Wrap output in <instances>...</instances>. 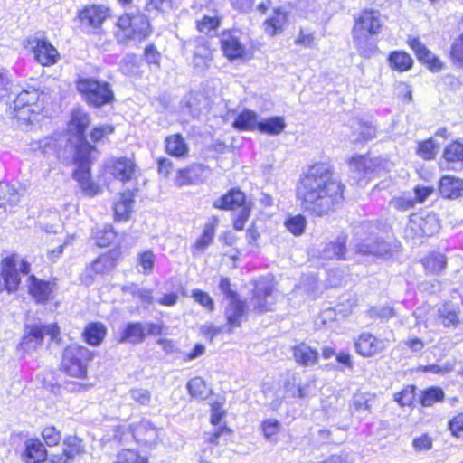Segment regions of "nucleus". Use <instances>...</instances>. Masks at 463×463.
I'll return each instance as SVG.
<instances>
[{
	"mask_svg": "<svg viewBox=\"0 0 463 463\" xmlns=\"http://www.w3.org/2000/svg\"><path fill=\"white\" fill-rule=\"evenodd\" d=\"M381 28V14L378 10L365 9L355 19L353 37L361 55L370 57L375 52L376 45L372 35L378 34Z\"/></svg>",
	"mask_w": 463,
	"mask_h": 463,
	"instance_id": "3",
	"label": "nucleus"
},
{
	"mask_svg": "<svg viewBox=\"0 0 463 463\" xmlns=\"http://www.w3.org/2000/svg\"><path fill=\"white\" fill-rule=\"evenodd\" d=\"M91 359L92 353L87 347L71 345L63 351L61 370L72 377L83 378L87 374L88 364Z\"/></svg>",
	"mask_w": 463,
	"mask_h": 463,
	"instance_id": "7",
	"label": "nucleus"
},
{
	"mask_svg": "<svg viewBox=\"0 0 463 463\" xmlns=\"http://www.w3.org/2000/svg\"><path fill=\"white\" fill-rule=\"evenodd\" d=\"M26 43L36 61L43 66L54 65L60 60L58 50L45 38L31 37L26 40Z\"/></svg>",
	"mask_w": 463,
	"mask_h": 463,
	"instance_id": "9",
	"label": "nucleus"
},
{
	"mask_svg": "<svg viewBox=\"0 0 463 463\" xmlns=\"http://www.w3.org/2000/svg\"><path fill=\"white\" fill-rule=\"evenodd\" d=\"M47 451L43 444L38 439H28L25 441V450L23 453V460L25 463H40L47 461Z\"/></svg>",
	"mask_w": 463,
	"mask_h": 463,
	"instance_id": "24",
	"label": "nucleus"
},
{
	"mask_svg": "<svg viewBox=\"0 0 463 463\" xmlns=\"http://www.w3.org/2000/svg\"><path fill=\"white\" fill-rule=\"evenodd\" d=\"M138 263L142 267V273L148 275L153 271L155 255L152 250H146L138 254Z\"/></svg>",
	"mask_w": 463,
	"mask_h": 463,
	"instance_id": "53",
	"label": "nucleus"
},
{
	"mask_svg": "<svg viewBox=\"0 0 463 463\" xmlns=\"http://www.w3.org/2000/svg\"><path fill=\"white\" fill-rule=\"evenodd\" d=\"M349 166L354 171L365 172L372 166V160L365 156H354L349 160Z\"/></svg>",
	"mask_w": 463,
	"mask_h": 463,
	"instance_id": "55",
	"label": "nucleus"
},
{
	"mask_svg": "<svg viewBox=\"0 0 463 463\" xmlns=\"http://www.w3.org/2000/svg\"><path fill=\"white\" fill-rule=\"evenodd\" d=\"M130 398L139 405H148L151 400L150 392L143 388H133L129 391Z\"/></svg>",
	"mask_w": 463,
	"mask_h": 463,
	"instance_id": "56",
	"label": "nucleus"
},
{
	"mask_svg": "<svg viewBox=\"0 0 463 463\" xmlns=\"http://www.w3.org/2000/svg\"><path fill=\"white\" fill-rule=\"evenodd\" d=\"M114 266V260L107 255H101L86 268L84 272L80 275V280L85 285H90L94 280L95 275L107 272L112 269Z\"/></svg>",
	"mask_w": 463,
	"mask_h": 463,
	"instance_id": "20",
	"label": "nucleus"
},
{
	"mask_svg": "<svg viewBox=\"0 0 463 463\" xmlns=\"http://www.w3.org/2000/svg\"><path fill=\"white\" fill-rule=\"evenodd\" d=\"M186 47L193 52V65L201 71L207 68L213 59V51L209 41L196 37L186 42Z\"/></svg>",
	"mask_w": 463,
	"mask_h": 463,
	"instance_id": "10",
	"label": "nucleus"
},
{
	"mask_svg": "<svg viewBox=\"0 0 463 463\" xmlns=\"http://www.w3.org/2000/svg\"><path fill=\"white\" fill-rule=\"evenodd\" d=\"M368 315L372 318L389 319L395 316V312L389 306L373 307L368 310Z\"/></svg>",
	"mask_w": 463,
	"mask_h": 463,
	"instance_id": "57",
	"label": "nucleus"
},
{
	"mask_svg": "<svg viewBox=\"0 0 463 463\" xmlns=\"http://www.w3.org/2000/svg\"><path fill=\"white\" fill-rule=\"evenodd\" d=\"M287 22V14L280 8L274 10V14L266 20L265 31L269 35H275L281 32L283 25Z\"/></svg>",
	"mask_w": 463,
	"mask_h": 463,
	"instance_id": "38",
	"label": "nucleus"
},
{
	"mask_svg": "<svg viewBox=\"0 0 463 463\" xmlns=\"http://www.w3.org/2000/svg\"><path fill=\"white\" fill-rule=\"evenodd\" d=\"M374 230L375 227L373 225L364 224L356 232L354 240L356 252L379 257L391 256L393 251L392 245L379 238Z\"/></svg>",
	"mask_w": 463,
	"mask_h": 463,
	"instance_id": "5",
	"label": "nucleus"
},
{
	"mask_svg": "<svg viewBox=\"0 0 463 463\" xmlns=\"http://www.w3.org/2000/svg\"><path fill=\"white\" fill-rule=\"evenodd\" d=\"M109 173L117 179L127 182L135 175L136 165L130 158L111 159L108 165Z\"/></svg>",
	"mask_w": 463,
	"mask_h": 463,
	"instance_id": "19",
	"label": "nucleus"
},
{
	"mask_svg": "<svg viewBox=\"0 0 463 463\" xmlns=\"http://www.w3.org/2000/svg\"><path fill=\"white\" fill-rule=\"evenodd\" d=\"M295 362L301 366H313L319 360V353L317 348L311 347L305 342H300L292 347Z\"/></svg>",
	"mask_w": 463,
	"mask_h": 463,
	"instance_id": "21",
	"label": "nucleus"
},
{
	"mask_svg": "<svg viewBox=\"0 0 463 463\" xmlns=\"http://www.w3.org/2000/svg\"><path fill=\"white\" fill-rule=\"evenodd\" d=\"M419 236H431L439 230V223L435 214H427L425 217L412 214L407 226Z\"/></svg>",
	"mask_w": 463,
	"mask_h": 463,
	"instance_id": "14",
	"label": "nucleus"
},
{
	"mask_svg": "<svg viewBox=\"0 0 463 463\" xmlns=\"http://www.w3.org/2000/svg\"><path fill=\"white\" fill-rule=\"evenodd\" d=\"M423 265L429 272L439 273L445 269L447 260L443 254L433 252L424 259Z\"/></svg>",
	"mask_w": 463,
	"mask_h": 463,
	"instance_id": "41",
	"label": "nucleus"
},
{
	"mask_svg": "<svg viewBox=\"0 0 463 463\" xmlns=\"http://www.w3.org/2000/svg\"><path fill=\"white\" fill-rule=\"evenodd\" d=\"M245 202V194L239 189H232L226 194L213 202L217 209L232 210L241 206Z\"/></svg>",
	"mask_w": 463,
	"mask_h": 463,
	"instance_id": "26",
	"label": "nucleus"
},
{
	"mask_svg": "<svg viewBox=\"0 0 463 463\" xmlns=\"http://www.w3.org/2000/svg\"><path fill=\"white\" fill-rule=\"evenodd\" d=\"M192 297L207 311L212 312L214 309L213 300L208 293L201 289H194L192 292Z\"/></svg>",
	"mask_w": 463,
	"mask_h": 463,
	"instance_id": "52",
	"label": "nucleus"
},
{
	"mask_svg": "<svg viewBox=\"0 0 463 463\" xmlns=\"http://www.w3.org/2000/svg\"><path fill=\"white\" fill-rule=\"evenodd\" d=\"M121 71L129 76L139 73L138 59L135 54H127L120 61Z\"/></svg>",
	"mask_w": 463,
	"mask_h": 463,
	"instance_id": "46",
	"label": "nucleus"
},
{
	"mask_svg": "<svg viewBox=\"0 0 463 463\" xmlns=\"http://www.w3.org/2000/svg\"><path fill=\"white\" fill-rule=\"evenodd\" d=\"M30 271V264L17 254L6 257L1 261L0 272V292L7 290L9 293L17 290L21 279L20 273L28 274Z\"/></svg>",
	"mask_w": 463,
	"mask_h": 463,
	"instance_id": "6",
	"label": "nucleus"
},
{
	"mask_svg": "<svg viewBox=\"0 0 463 463\" xmlns=\"http://www.w3.org/2000/svg\"><path fill=\"white\" fill-rule=\"evenodd\" d=\"M439 192L446 198H458L463 194V180L449 175L443 176L439 181Z\"/></svg>",
	"mask_w": 463,
	"mask_h": 463,
	"instance_id": "27",
	"label": "nucleus"
},
{
	"mask_svg": "<svg viewBox=\"0 0 463 463\" xmlns=\"http://www.w3.org/2000/svg\"><path fill=\"white\" fill-rule=\"evenodd\" d=\"M409 46L414 51L418 60L425 64L431 71H439L443 68L441 61L432 53L419 38L409 37Z\"/></svg>",
	"mask_w": 463,
	"mask_h": 463,
	"instance_id": "15",
	"label": "nucleus"
},
{
	"mask_svg": "<svg viewBox=\"0 0 463 463\" xmlns=\"http://www.w3.org/2000/svg\"><path fill=\"white\" fill-rule=\"evenodd\" d=\"M116 236V232L110 225H105L100 229L97 228L94 232V238L99 247L109 246L115 241Z\"/></svg>",
	"mask_w": 463,
	"mask_h": 463,
	"instance_id": "43",
	"label": "nucleus"
},
{
	"mask_svg": "<svg viewBox=\"0 0 463 463\" xmlns=\"http://www.w3.org/2000/svg\"><path fill=\"white\" fill-rule=\"evenodd\" d=\"M134 203V194L131 191L122 193L114 204L115 215L119 220H126L131 212Z\"/></svg>",
	"mask_w": 463,
	"mask_h": 463,
	"instance_id": "32",
	"label": "nucleus"
},
{
	"mask_svg": "<svg viewBox=\"0 0 463 463\" xmlns=\"http://www.w3.org/2000/svg\"><path fill=\"white\" fill-rule=\"evenodd\" d=\"M78 91L83 99L94 108L112 104L115 100L111 85L92 77L80 78L76 82Z\"/></svg>",
	"mask_w": 463,
	"mask_h": 463,
	"instance_id": "4",
	"label": "nucleus"
},
{
	"mask_svg": "<svg viewBox=\"0 0 463 463\" xmlns=\"http://www.w3.org/2000/svg\"><path fill=\"white\" fill-rule=\"evenodd\" d=\"M297 198L307 213L323 216L335 211L344 199V184L326 163L311 165L297 185Z\"/></svg>",
	"mask_w": 463,
	"mask_h": 463,
	"instance_id": "1",
	"label": "nucleus"
},
{
	"mask_svg": "<svg viewBox=\"0 0 463 463\" xmlns=\"http://www.w3.org/2000/svg\"><path fill=\"white\" fill-rule=\"evenodd\" d=\"M439 318L445 326H456L460 322L458 310L449 303H446L439 307Z\"/></svg>",
	"mask_w": 463,
	"mask_h": 463,
	"instance_id": "40",
	"label": "nucleus"
},
{
	"mask_svg": "<svg viewBox=\"0 0 463 463\" xmlns=\"http://www.w3.org/2000/svg\"><path fill=\"white\" fill-rule=\"evenodd\" d=\"M415 398V387L407 385L402 391L394 394V400L401 406H410Z\"/></svg>",
	"mask_w": 463,
	"mask_h": 463,
	"instance_id": "50",
	"label": "nucleus"
},
{
	"mask_svg": "<svg viewBox=\"0 0 463 463\" xmlns=\"http://www.w3.org/2000/svg\"><path fill=\"white\" fill-rule=\"evenodd\" d=\"M3 186L6 193L3 192L2 194V197H5V199L1 200V208H3L6 203L12 206L16 205L20 200V196L17 191L14 188L8 187L6 184Z\"/></svg>",
	"mask_w": 463,
	"mask_h": 463,
	"instance_id": "61",
	"label": "nucleus"
},
{
	"mask_svg": "<svg viewBox=\"0 0 463 463\" xmlns=\"http://www.w3.org/2000/svg\"><path fill=\"white\" fill-rule=\"evenodd\" d=\"M273 285L268 279H260L255 285L251 305L260 312L271 310L274 304L272 297Z\"/></svg>",
	"mask_w": 463,
	"mask_h": 463,
	"instance_id": "11",
	"label": "nucleus"
},
{
	"mask_svg": "<svg viewBox=\"0 0 463 463\" xmlns=\"http://www.w3.org/2000/svg\"><path fill=\"white\" fill-rule=\"evenodd\" d=\"M109 16V9L101 5H89L79 14V19L82 27L90 29L99 28Z\"/></svg>",
	"mask_w": 463,
	"mask_h": 463,
	"instance_id": "16",
	"label": "nucleus"
},
{
	"mask_svg": "<svg viewBox=\"0 0 463 463\" xmlns=\"http://www.w3.org/2000/svg\"><path fill=\"white\" fill-rule=\"evenodd\" d=\"M443 397L444 392L441 389L432 387L421 393L420 402L422 406L429 407L432 406L435 402L441 401Z\"/></svg>",
	"mask_w": 463,
	"mask_h": 463,
	"instance_id": "47",
	"label": "nucleus"
},
{
	"mask_svg": "<svg viewBox=\"0 0 463 463\" xmlns=\"http://www.w3.org/2000/svg\"><path fill=\"white\" fill-rule=\"evenodd\" d=\"M217 223L218 219L213 217L212 222L204 225L202 235L191 247V250L194 256L203 253L205 249L213 243L215 236V227Z\"/></svg>",
	"mask_w": 463,
	"mask_h": 463,
	"instance_id": "25",
	"label": "nucleus"
},
{
	"mask_svg": "<svg viewBox=\"0 0 463 463\" xmlns=\"http://www.w3.org/2000/svg\"><path fill=\"white\" fill-rule=\"evenodd\" d=\"M117 25L119 30L117 32V37L121 42L125 40H143L150 32V24L147 18L140 13L126 14L120 16Z\"/></svg>",
	"mask_w": 463,
	"mask_h": 463,
	"instance_id": "8",
	"label": "nucleus"
},
{
	"mask_svg": "<svg viewBox=\"0 0 463 463\" xmlns=\"http://www.w3.org/2000/svg\"><path fill=\"white\" fill-rule=\"evenodd\" d=\"M246 315L245 303L237 298H232L225 307V317L231 332L234 327L241 326L243 317Z\"/></svg>",
	"mask_w": 463,
	"mask_h": 463,
	"instance_id": "23",
	"label": "nucleus"
},
{
	"mask_svg": "<svg viewBox=\"0 0 463 463\" xmlns=\"http://www.w3.org/2000/svg\"><path fill=\"white\" fill-rule=\"evenodd\" d=\"M146 327L141 323H128L120 335V343L140 344L144 341Z\"/></svg>",
	"mask_w": 463,
	"mask_h": 463,
	"instance_id": "29",
	"label": "nucleus"
},
{
	"mask_svg": "<svg viewBox=\"0 0 463 463\" xmlns=\"http://www.w3.org/2000/svg\"><path fill=\"white\" fill-rule=\"evenodd\" d=\"M40 96L38 90L35 89L21 91L14 100V109L17 112V116L38 113L42 109L38 104Z\"/></svg>",
	"mask_w": 463,
	"mask_h": 463,
	"instance_id": "13",
	"label": "nucleus"
},
{
	"mask_svg": "<svg viewBox=\"0 0 463 463\" xmlns=\"http://www.w3.org/2000/svg\"><path fill=\"white\" fill-rule=\"evenodd\" d=\"M113 463H148V459L139 456L135 450L123 449L118 452L117 460Z\"/></svg>",
	"mask_w": 463,
	"mask_h": 463,
	"instance_id": "48",
	"label": "nucleus"
},
{
	"mask_svg": "<svg viewBox=\"0 0 463 463\" xmlns=\"http://www.w3.org/2000/svg\"><path fill=\"white\" fill-rule=\"evenodd\" d=\"M449 427L454 436L463 439V413L454 416L449 420Z\"/></svg>",
	"mask_w": 463,
	"mask_h": 463,
	"instance_id": "62",
	"label": "nucleus"
},
{
	"mask_svg": "<svg viewBox=\"0 0 463 463\" xmlns=\"http://www.w3.org/2000/svg\"><path fill=\"white\" fill-rule=\"evenodd\" d=\"M106 335V327L100 323H92L86 326L83 336L90 345H99Z\"/></svg>",
	"mask_w": 463,
	"mask_h": 463,
	"instance_id": "35",
	"label": "nucleus"
},
{
	"mask_svg": "<svg viewBox=\"0 0 463 463\" xmlns=\"http://www.w3.org/2000/svg\"><path fill=\"white\" fill-rule=\"evenodd\" d=\"M281 423L276 419H266L262 421L261 430L267 440L274 441L277 434L280 431Z\"/></svg>",
	"mask_w": 463,
	"mask_h": 463,
	"instance_id": "45",
	"label": "nucleus"
},
{
	"mask_svg": "<svg viewBox=\"0 0 463 463\" xmlns=\"http://www.w3.org/2000/svg\"><path fill=\"white\" fill-rule=\"evenodd\" d=\"M42 436L49 447L56 446L61 439V432L53 426H47L42 431Z\"/></svg>",
	"mask_w": 463,
	"mask_h": 463,
	"instance_id": "51",
	"label": "nucleus"
},
{
	"mask_svg": "<svg viewBox=\"0 0 463 463\" xmlns=\"http://www.w3.org/2000/svg\"><path fill=\"white\" fill-rule=\"evenodd\" d=\"M417 153L424 159H431L436 154V145L432 139L419 144Z\"/></svg>",
	"mask_w": 463,
	"mask_h": 463,
	"instance_id": "58",
	"label": "nucleus"
},
{
	"mask_svg": "<svg viewBox=\"0 0 463 463\" xmlns=\"http://www.w3.org/2000/svg\"><path fill=\"white\" fill-rule=\"evenodd\" d=\"M59 334L60 330L56 324L33 326L27 335L24 336L21 345L24 349H35L42 345L45 335H50L52 340L56 341Z\"/></svg>",
	"mask_w": 463,
	"mask_h": 463,
	"instance_id": "12",
	"label": "nucleus"
},
{
	"mask_svg": "<svg viewBox=\"0 0 463 463\" xmlns=\"http://www.w3.org/2000/svg\"><path fill=\"white\" fill-rule=\"evenodd\" d=\"M90 123V119L88 113L80 109H74L71 111L68 130L77 139L73 155L77 168L74 170L73 176L79 182L82 191L87 195L93 196L99 194L100 189L90 180V164L91 153L95 148L86 140L85 137V130Z\"/></svg>",
	"mask_w": 463,
	"mask_h": 463,
	"instance_id": "2",
	"label": "nucleus"
},
{
	"mask_svg": "<svg viewBox=\"0 0 463 463\" xmlns=\"http://www.w3.org/2000/svg\"><path fill=\"white\" fill-rule=\"evenodd\" d=\"M358 130L363 140H371L376 137V127L366 122L359 121Z\"/></svg>",
	"mask_w": 463,
	"mask_h": 463,
	"instance_id": "60",
	"label": "nucleus"
},
{
	"mask_svg": "<svg viewBox=\"0 0 463 463\" xmlns=\"http://www.w3.org/2000/svg\"><path fill=\"white\" fill-rule=\"evenodd\" d=\"M29 282V293L35 301L38 303L48 301L52 291L50 282L38 279L33 275L30 276Z\"/></svg>",
	"mask_w": 463,
	"mask_h": 463,
	"instance_id": "28",
	"label": "nucleus"
},
{
	"mask_svg": "<svg viewBox=\"0 0 463 463\" xmlns=\"http://www.w3.org/2000/svg\"><path fill=\"white\" fill-rule=\"evenodd\" d=\"M204 168L202 165H194L178 171L175 182L178 186L190 185L201 182Z\"/></svg>",
	"mask_w": 463,
	"mask_h": 463,
	"instance_id": "30",
	"label": "nucleus"
},
{
	"mask_svg": "<svg viewBox=\"0 0 463 463\" xmlns=\"http://www.w3.org/2000/svg\"><path fill=\"white\" fill-rule=\"evenodd\" d=\"M132 433L137 443L145 446L155 445L158 439V430L148 420H142L131 426Z\"/></svg>",
	"mask_w": 463,
	"mask_h": 463,
	"instance_id": "17",
	"label": "nucleus"
},
{
	"mask_svg": "<svg viewBox=\"0 0 463 463\" xmlns=\"http://www.w3.org/2000/svg\"><path fill=\"white\" fill-rule=\"evenodd\" d=\"M391 204L397 210L408 211L414 207L415 200L412 198L397 197L392 200Z\"/></svg>",
	"mask_w": 463,
	"mask_h": 463,
	"instance_id": "64",
	"label": "nucleus"
},
{
	"mask_svg": "<svg viewBox=\"0 0 463 463\" xmlns=\"http://www.w3.org/2000/svg\"><path fill=\"white\" fill-rule=\"evenodd\" d=\"M443 157L448 162L462 163L463 162V142L455 141L446 146L443 152Z\"/></svg>",
	"mask_w": 463,
	"mask_h": 463,
	"instance_id": "44",
	"label": "nucleus"
},
{
	"mask_svg": "<svg viewBox=\"0 0 463 463\" xmlns=\"http://www.w3.org/2000/svg\"><path fill=\"white\" fill-rule=\"evenodd\" d=\"M450 55L458 66L463 67V34L453 43Z\"/></svg>",
	"mask_w": 463,
	"mask_h": 463,
	"instance_id": "59",
	"label": "nucleus"
},
{
	"mask_svg": "<svg viewBox=\"0 0 463 463\" xmlns=\"http://www.w3.org/2000/svg\"><path fill=\"white\" fill-rule=\"evenodd\" d=\"M306 223V218L299 214L290 217L288 220L286 221L285 225L292 234L298 236L304 232Z\"/></svg>",
	"mask_w": 463,
	"mask_h": 463,
	"instance_id": "49",
	"label": "nucleus"
},
{
	"mask_svg": "<svg viewBox=\"0 0 463 463\" xmlns=\"http://www.w3.org/2000/svg\"><path fill=\"white\" fill-rule=\"evenodd\" d=\"M389 62L392 69L399 71H405L412 67V58L403 51L392 52L389 56Z\"/></svg>",
	"mask_w": 463,
	"mask_h": 463,
	"instance_id": "37",
	"label": "nucleus"
},
{
	"mask_svg": "<svg viewBox=\"0 0 463 463\" xmlns=\"http://www.w3.org/2000/svg\"><path fill=\"white\" fill-rule=\"evenodd\" d=\"M258 115L256 112L246 109L238 115L233 122V127L238 130L258 129Z\"/></svg>",
	"mask_w": 463,
	"mask_h": 463,
	"instance_id": "33",
	"label": "nucleus"
},
{
	"mask_svg": "<svg viewBox=\"0 0 463 463\" xmlns=\"http://www.w3.org/2000/svg\"><path fill=\"white\" fill-rule=\"evenodd\" d=\"M286 128L285 120L282 117H271L260 121L258 130L261 133L277 136L284 131Z\"/></svg>",
	"mask_w": 463,
	"mask_h": 463,
	"instance_id": "34",
	"label": "nucleus"
},
{
	"mask_svg": "<svg viewBox=\"0 0 463 463\" xmlns=\"http://www.w3.org/2000/svg\"><path fill=\"white\" fill-rule=\"evenodd\" d=\"M187 390L191 396L198 400L206 399L209 395L206 383L201 377H194L187 383Z\"/></svg>",
	"mask_w": 463,
	"mask_h": 463,
	"instance_id": "42",
	"label": "nucleus"
},
{
	"mask_svg": "<svg viewBox=\"0 0 463 463\" xmlns=\"http://www.w3.org/2000/svg\"><path fill=\"white\" fill-rule=\"evenodd\" d=\"M369 402L370 399L366 394L357 393L354 395L352 408L356 411L370 413L372 406Z\"/></svg>",
	"mask_w": 463,
	"mask_h": 463,
	"instance_id": "54",
	"label": "nucleus"
},
{
	"mask_svg": "<svg viewBox=\"0 0 463 463\" xmlns=\"http://www.w3.org/2000/svg\"><path fill=\"white\" fill-rule=\"evenodd\" d=\"M386 347L385 341L369 333H363L355 342L356 351L363 356H373Z\"/></svg>",
	"mask_w": 463,
	"mask_h": 463,
	"instance_id": "18",
	"label": "nucleus"
},
{
	"mask_svg": "<svg viewBox=\"0 0 463 463\" xmlns=\"http://www.w3.org/2000/svg\"><path fill=\"white\" fill-rule=\"evenodd\" d=\"M221 19L217 10L208 11L196 20V27L199 32L208 34L220 26Z\"/></svg>",
	"mask_w": 463,
	"mask_h": 463,
	"instance_id": "31",
	"label": "nucleus"
},
{
	"mask_svg": "<svg viewBox=\"0 0 463 463\" xmlns=\"http://www.w3.org/2000/svg\"><path fill=\"white\" fill-rule=\"evenodd\" d=\"M114 128L110 125H101L95 127L90 133V138L95 143L99 142L106 136L111 134Z\"/></svg>",
	"mask_w": 463,
	"mask_h": 463,
	"instance_id": "63",
	"label": "nucleus"
},
{
	"mask_svg": "<svg viewBox=\"0 0 463 463\" xmlns=\"http://www.w3.org/2000/svg\"><path fill=\"white\" fill-rule=\"evenodd\" d=\"M165 149L169 155L175 157L184 156L188 147L181 135H173L165 138Z\"/></svg>",
	"mask_w": 463,
	"mask_h": 463,
	"instance_id": "36",
	"label": "nucleus"
},
{
	"mask_svg": "<svg viewBox=\"0 0 463 463\" xmlns=\"http://www.w3.org/2000/svg\"><path fill=\"white\" fill-rule=\"evenodd\" d=\"M220 42L222 50L229 60L232 61L244 56L245 46L234 33H222Z\"/></svg>",
	"mask_w": 463,
	"mask_h": 463,
	"instance_id": "22",
	"label": "nucleus"
},
{
	"mask_svg": "<svg viewBox=\"0 0 463 463\" xmlns=\"http://www.w3.org/2000/svg\"><path fill=\"white\" fill-rule=\"evenodd\" d=\"M345 237H338L335 241L327 244L324 250L323 256L326 259H345Z\"/></svg>",
	"mask_w": 463,
	"mask_h": 463,
	"instance_id": "39",
	"label": "nucleus"
}]
</instances>
